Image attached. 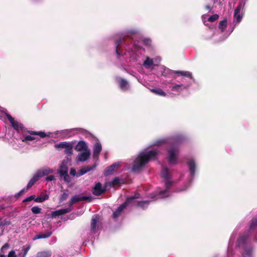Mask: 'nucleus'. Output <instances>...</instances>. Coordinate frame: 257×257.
<instances>
[{
    "label": "nucleus",
    "instance_id": "obj_4",
    "mask_svg": "<svg viewBox=\"0 0 257 257\" xmlns=\"http://www.w3.org/2000/svg\"><path fill=\"white\" fill-rule=\"evenodd\" d=\"M140 32V30L137 28H128L123 31L121 33L120 37L115 42V51L116 54L119 56L122 52L121 49L122 47H127L128 45H132L133 43L128 44V41L126 37L132 38L138 35Z\"/></svg>",
    "mask_w": 257,
    "mask_h": 257
},
{
    "label": "nucleus",
    "instance_id": "obj_54",
    "mask_svg": "<svg viewBox=\"0 0 257 257\" xmlns=\"http://www.w3.org/2000/svg\"><path fill=\"white\" fill-rule=\"evenodd\" d=\"M206 9L207 10L209 11H211V7H210V6H209V5H207V6H206Z\"/></svg>",
    "mask_w": 257,
    "mask_h": 257
},
{
    "label": "nucleus",
    "instance_id": "obj_19",
    "mask_svg": "<svg viewBox=\"0 0 257 257\" xmlns=\"http://www.w3.org/2000/svg\"><path fill=\"white\" fill-rule=\"evenodd\" d=\"M53 172L54 171L53 169H50L48 167H45L42 169L38 170L36 173L40 178V177H42L43 176L51 174L53 173Z\"/></svg>",
    "mask_w": 257,
    "mask_h": 257
},
{
    "label": "nucleus",
    "instance_id": "obj_40",
    "mask_svg": "<svg viewBox=\"0 0 257 257\" xmlns=\"http://www.w3.org/2000/svg\"><path fill=\"white\" fill-rule=\"evenodd\" d=\"M69 196V194L67 193H63L59 198V201L60 202H63L64 200H66Z\"/></svg>",
    "mask_w": 257,
    "mask_h": 257
},
{
    "label": "nucleus",
    "instance_id": "obj_47",
    "mask_svg": "<svg viewBox=\"0 0 257 257\" xmlns=\"http://www.w3.org/2000/svg\"><path fill=\"white\" fill-rule=\"evenodd\" d=\"M202 21H203L204 24L205 26H208V24L207 23V22L208 21H207L208 18H207V16H205V15L202 16Z\"/></svg>",
    "mask_w": 257,
    "mask_h": 257
},
{
    "label": "nucleus",
    "instance_id": "obj_50",
    "mask_svg": "<svg viewBox=\"0 0 257 257\" xmlns=\"http://www.w3.org/2000/svg\"><path fill=\"white\" fill-rule=\"evenodd\" d=\"M70 174L73 176H76V175H77L75 170L73 168L71 169L70 171Z\"/></svg>",
    "mask_w": 257,
    "mask_h": 257
},
{
    "label": "nucleus",
    "instance_id": "obj_43",
    "mask_svg": "<svg viewBox=\"0 0 257 257\" xmlns=\"http://www.w3.org/2000/svg\"><path fill=\"white\" fill-rule=\"evenodd\" d=\"M143 41L144 44L146 46L151 45L152 43V40L150 38H145Z\"/></svg>",
    "mask_w": 257,
    "mask_h": 257
},
{
    "label": "nucleus",
    "instance_id": "obj_46",
    "mask_svg": "<svg viewBox=\"0 0 257 257\" xmlns=\"http://www.w3.org/2000/svg\"><path fill=\"white\" fill-rule=\"evenodd\" d=\"M152 59L154 60V64L155 63H159L161 60V58L159 56H157L154 58H152Z\"/></svg>",
    "mask_w": 257,
    "mask_h": 257
},
{
    "label": "nucleus",
    "instance_id": "obj_30",
    "mask_svg": "<svg viewBox=\"0 0 257 257\" xmlns=\"http://www.w3.org/2000/svg\"><path fill=\"white\" fill-rule=\"evenodd\" d=\"M73 146L72 143H70L64 149V153L67 156H71L73 154Z\"/></svg>",
    "mask_w": 257,
    "mask_h": 257
},
{
    "label": "nucleus",
    "instance_id": "obj_51",
    "mask_svg": "<svg viewBox=\"0 0 257 257\" xmlns=\"http://www.w3.org/2000/svg\"><path fill=\"white\" fill-rule=\"evenodd\" d=\"M8 257H16L15 252L14 250H11L9 252Z\"/></svg>",
    "mask_w": 257,
    "mask_h": 257
},
{
    "label": "nucleus",
    "instance_id": "obj_22",
    "mask_svg": "<svg viewBox=\"0 0 257 257\" xmlns=\"http://www.w3.org/2000/svg\"><path fill=\"white\" fill-rule=\"evenodd\" d=\"M75 150L77 151L89 150L87 143L84 141H79L75 147Z\"/></svg>",
    "mask_w": 257,
    "mask_h": 257
},
{
    "label": "nucleus",
    "instance_id": "obj_34",
    "mask_svg": "<svg viewBox=\"0 0 257 257\" xmlns=\"http://www.w3.org/2000/svg\"><path fill=\"white\" fill-rule=\"evenodd\" d=\"M227 26V21L226 20L221 21L219 23V28L223 32L226 29Z\"/></svg>",
    "mask_w": 257,
    "mask_h": 257
},
{
    "label": "nucleus",
    "instance_id": "obj_55",
    "mask_svg": "<svg viewBox=\"0 0 257 257\" xmlns=\"http://www.w3.org/2000/svg\"><path fill=\"white\" fill-rule=\"evenodd\" d=\"M6 208V206L4 204H0V208L4 209Z\"/></svg>",
    "mask_w": 257,
    "mask_h": 257
},
{
    "label": "nucleus",
    "instance_id": "obj_38",
    "mask_svg": "<svg viewBox=\"0 0 257 257\" xmlns=\"http://www.w3.org/2000/svg\"><path fill=\"white\" fill-rule=\"evenodd\" d=\"M60 176L63 178L64 181L65 182L69 183L71 181L70 177L68 175V173L62 175H61Z\"/></svg>",
    "mask_w": 257,
    "mask_h": 257
},
{
    "label": "nucleus",
    "instance_id": "obj_18",
    "mask_svg": "<svg viewBox=\"0 0 257 257\" xmlns=\"http://www.w3.org/2000/svg\"><path fill=\"white\" fill-rule=\"evenodd\" d=\"M96 167V165L94 164L92 166H87L80 169L77 173L76 176L77 177H80L86 173L92 170Z\"/></svg>",
    "mask_w": 257,
    "mask_h": 257
},
{
    "label": "nucleus",
    "instance_id": "obj_36",
    "mask_svg": "<svg viewBox=\"0 0 257 257\" xmlns=\"http://www.w3.org/2000/svg\"><path fill=\"white\" fill-rule=\"evenodd\" d=\"M256 226H257V219H253L251 220V222L250 227H249V232H250Z\"/></svg>",
    "mask_w": 257,
    "mask_h": 257
},
{
    "label": "nucleus",
    "instance_id": "obj_57",
    "mask_svg": "<svg viewBox=\"0 0 257 257\" xmlns=\"http://www.w3.org/2000/svg\"><path fill=\"white\" fill-rule=\"evenodd\" d=\"M173 77L174 79H176V76H173Z\"/></svg>",
    "mask_w": 257,
    "mask_h": 257
},
{
    "label": "nucleus",
    "instance_id": "obj_2",
    "mask_svg": "<svg viewBox=\"0 0 257 257\" xmlns=\"http://www.w3.org/2000/svg\"><path fill=\"white\" fill-rule=\"evenodd\" d=\"M161 176L164 180L165 188L159 189L152 194L151 197L152 200L138 201L136 200V199H137L136 198L134 199V202L130 203V204L139 206L144 209L148 206L151 201L169 197L171 195V188L174 183V182L172 179V175L170 170L166 167H163L161 173ZM139 198L138 197V198Z\"/></svg>",
    "mask_w": 257,
    "mask_h": 257
},
{
    "label": "nucleus",
    "instance_id": "obj_37",
    "mask_svg": "<svg viewBox=\"0 0 257 257\" xmlns=\"http://www.w3.org/2000/svg\"><path fill=\"white\" fill-rule=\"evenodd\" d=\"M218 18H219V16L217 14H214V15L209 17L208 18L207 21L209 22H213L216 21L218 19Z\"/></svg>",
    "mask_w": 257,
    "mask_h": 257
},
{
    "label": "nucleus",
    "instance_id": "obj_20",
    "mask_svg": "<svg viewBox=\"0 0 257 257\" xmlns=\"http://www.w3.org/2000/svg\"><path fill=\"white\" fill-rule=\"evenodd\" d=\"M120 165V163L117 162L113 164L111 166L107 167L104 171V174L105 176H108L111 174L116 168H118Z\"/></svg>",
    "mask_w": 257,
    "mask_h": 257
},
{
    "label": "nucleus",
    "instance_id": "obj_23",
    "mask_svg": "<svg viewBox=\"0 0 257 257\" xmlns=\"http://www.w3.org/2000/svg\"><path fill=\"white\" fill-rule=\"evenodd\" d=\"M143 65L146 69H149L154 65V60L152 59V58L147 56L146 58V60L143 63Z\"/></svg>",
    "mask_w": 257,
    "mask_h": 257
},
{
    "label": "nucleus",
    "instance_id": "obj_35",
    "mask_svg": "<svg viewBox=\"0 0 257 257\" xmlns=\"http://www.w3.org/2000/svg\"><path fill=\"white\" fill-rule=\"evenodd\" d=\"M69 143H70V142H61L59 144L55 145V147L57 149H64L66 147V146L68 144H69Z\"/></svg>",
    "mask_w": 257,
    "mask_h": 257
},
{
    "label": "nucleus",
    "instance_id": "obj_42",
    "mask_svg": "<svg viewBox=\"0 0 257 257\" xmlns=\"http://www.w3.org/2000/svg\"><path fill=\"white\" fill-rule=\"evenodd\" d=\"M27 190H27V188L26 189V188H23L20 191H19L18 193L16 194L15 197H19V196H20L21 195L23 194L25 192H27Z\"/></svg>",
    "mask_w": 257,
    "mask_h": 257
},
{
    "label": "nucleus",
    "instance_id": "obj_15",
    "mask_svg": "<svg viewBox=\"0 0 257 257\" xmlns=\"http://www.w3.org/2000/svg\"><path fill=\"white\" fill-rule=\"evenodd\" d=\"M90 156V151L86 150L79 153L77 157L78 162H83L87 160Z\"/></svg>",
    "mask_w": 257,
    "mask_h": 257
},
{
    "label": "nucleus",
    "instance_id": "obj_9",
    "mask_svg": "<svg viewBox=\"0 0 257 257\" xmlns=\"http://www.w3.org/2000/svg\"><path fill=\"white\" fill-rule=\"evenodd\" d=\"M187 165L190 172L189 184L190 185L194 178L195 173L197 169V165L193 158H189L187 160Z\"/></svg>",
    "mask_w": 257,
    "mask_h": 257
},
{
    "label": "nucleus",
    "instance_id": "obj_24",
    "mask_svg": "<svg viewBox=\"0 0 257 257\" xmlns=\"http://www.w3.org/2000/svg\"><path fill=\"white\" fill-rule=\"evenodd\" d=\"M39 179V177L37 175V174L35 173L32 178L29 181L27 185V190L29 189Z\"/></svg>",
    "mask_w": 257,
    "mask_h": 257
},
{
    "label": "nucleus",
    "instance_id": "obj_25",
    "mask_svg": "<svg viewBox=\"0 0 257 257\" xmlns=\"http://www.w3.org/2000/svg\"><path fill=\"white\" fill-rule=\"evenodd\" d=\"M58 171L60 176L67 173L68 167L67 165L64 163H62L60 166Z\"/></svg>",
    "mask_w": 257,
    "mask_h": 257
},
{
    "label": "nucleus",
    "instance_id": "obj_49",
    "mask_svg": "<svg viewBox=\"0 0 257 257\" xmlns=\"http://www.w3.org/2000/svg\"><path fill=\"white\" fill-rule=\"evenodd\" d=\"M30 248V246H28V247H27L26 248H25L23 249V250H24V254H23V257H25V255H26V254L27 253V252L29 250Z\"/></svg>",
    "mask_w": 257,
    "mask_h": 257
},
{
    "label": "nucleus",
    "instance_id": "obj_11",
    "mask_svg": "<svg viewBox=\"0 0 257 257\" xmlns=\"http://www.w3.org/2000/svg\"><path fill=\"white\" fill-rule=\"evenodd\" d=\"M115 80L122 91H126L129 89L130 85L126 79L117 76L115 77Z\"/></svg>",
    "mask_w": 257,
    "mask_h": 257
},
{
    "label": "nucleus",
    "instance_id": "obj_21",
    "mask_svg": "<svg viewBox=\"0 0 257 257\" xmlns=\"http://www.w3.org/2000/svg\"><path fill=\"white\" fill-rule=\"evenodd\" d=\"M72 208L71 207H68L67 208L61 209L53 212L52 213V216L53 217H55L70 212Z\"/></svg>",
    "mask_w": 257,
    "mask_h": 257
},
{
    "label": "nucleus",
    "instance_id": "obj_3",
    "mask_svg": "<svg viewBox=\"0 0 257 257\" xmlns=\"http://www.w3.org/2000/svg\"><path fill=\"white\" fill-rule=\"evenodd\" d=\"M177 74L178 76H182L181 82L178 81L176 83L173 80L168 83V87L173 91L178 93L184 90L187 89L192 84V81L194 80L192 74L188 71H174L168 68L164 67L162 75L166 77H169L173 74Z\"/></svg>",
    "mask_w": 257,
    "mask_h": 257
},
{
    "label": "nucleus",
    "instance_id": "obj_6",
    "mask_svg": "<svg viewBox=\"0 0 257 257\" xmlns=\"http://www.w3.org/2000/svg\"><path fill=\"white\" fill-rule=\"evenodd\" d=\"M138 46L136 42H134L132 45H128L127 47H122L121 51L122 52L119 56L117 54L118 58L123 54L129 57L130 61L135 63L137 64H141L140 57L138 53L133 49H136Z\"/></svg>",
    "mask_w": 257,
    "mask_h": 257
},
{
    "label": "nucleus",
    "instance_id": "obj_5",
    "mask_svg": "<svg viewBox=\"0 0 257 257\" xmlns=\"http://www.w3.org/2000/svg\"><path fill=\"white\" fill-rule=\"evenodd\" d=\"M249 232L240 235L237 241L236 247L239 250H242L243 257H252L253 247L249 242Z\"/></svg>",
    "mask_w": 257,
    "mask_h": 257
},
{
    "label": "nucleus",
    "instance_id": "obj_17",
    "mask_svg": "<svg viewBox=\"0 0 257 257\" xmlns=\"http://www.w3.org/2000/svg\"><path fill=\"white\" fill-rule=\"evenodd\" d=\"M99 221V216L98 215H94L92 216L91 222V232L95 233L97 228V223Z\"/></svg>",
    "mask_w": 257,
    "mask_h": 257
},
{
    "label": "nucleus",
    "instance_id": "obj_41",
    "mask_svg": "<svg viewBox=\"0 0 257 257\" xmlns=\"http://www.w3.org/2000/svg\"><path fill=\"white\" fill-rule=\"evenodd\" d=\"M71 132L70 130H63L60 132L61 136L63 137H70L69 133Z\"/></svg>",
    "mask_w": 257,
    "mask_h": 257
},
{
    "label": "nucleus",
    "instance_id": "obj_16",
    "mask_svg": "<svg viewBox=\"0 0 257 257\" xmlns=\"http://www.w3.org/2000/svg\"><path fill=\"white\" fill-rule=\"evenodd\" d=\"M105 188L103 187L102 184L98 182L96 183L93 188L92 193L96 196H98L105 191Z\"/></svg>",
    "mask_w": 257,
    "mask_h": 257
},
{
    "label": "nucleus",
    "instance_id": "obj_14",
    "mask_svg": "<svg viewBox=\"0 0 257 257\" xmlns=\"http://www.w3.org/2000/svg\"><path fill=\"white\" fill-rule=\"evenodd\" d=\"M236 234V230H235L233 232V233H232V234L230 237L229 242H228V248H227L228 257H230V256L233 254V250H232V245H233V244L234 242V240Z\"/></svg>",
    "mask_w": 257,
    "mask_h": 257
},
{
    "label": "nucleus",
    "instance_id": "obj_52",
    "mask_svg": "<svg viewBox=\"0 0 257 257\" xmlns=\"http://www.w3.org/2000/svg\"><path fill=\"white\" fill-rule=\"evenodd\" d=\"M37 257H47V256L46 255L45 253L42 252V253H38Z\"/></svg>",
    "mask_w": 257,
    "mask_h": 257
},
{
    "label": "nucleus",
    "instance_id": "obj_53",
    "mask_svg": "<svg viewBox=\"0 0 257 257\" xmlns=\"http://www.w3.org/2000/svg\"><path fill=\"white\" fill-rule=\"evenodd\" d=\"M9 247L8 244L6 243L2 247L1 250L3 251L5 249H7Z\"/></svg>",
    "mask_w": 257,
    "mask_h": 257
},
{
    "label": "nucleus",
    "instance_id": "obj_33",
    "mask_svg": "<svg viewBox=\"0 0 257 257\" xmlns=\"http://www.w3.org/2000/svg\"><path fill=\"white\" fill-rule=\"evenodd\" d=\"M122 180L118 177L114 178L111 181L108 183L110 186H114L118 185L121 182Z\"/></svg>",
    "mask_w": 257,
    "mask_h": 257
},
{
    "label": "nucleus",
    "instance_id": "obj_8",
    "mask_svg": "<svg viewBox=\"0 0 257 257\" xmlns=\"http://www.w3.org/2000/svg\"><path fill=\"white\" fill-rule=\"evenodd\" d=\"M245 4V1H240L234 10L233 22L235 23V24H238L242 20L243 17V10Z\"/></svg>",
    "mask_w": 257,
    "mask_h": 257
},
{
    "label": "nucleus",
    "instance_id": "obj_10",
    "mask_svg": "<svg viewBox=\"0 0 257 257\" xmlns=\"http://www.w3.org/2000/svg\"><path fill=\"white\" fill-rule=\"evenodd\" d=\"M6 116L10 121L13 128L18 132H21L22 133H25L26 132L28 133V131L25 128L23 124L15 120L14 118L9 114H7Z\"/></svg>",
    "mask_w": 257,
    "mask_h": 257
},
{
    "label": "nucleus",
    "instance_id": "obj_56",
    "mask_svg": "<svg viewBox=\"0 0 257 257\" xmlns=\"http://www.w3.org/2000/svg\"><path fill=\"white\" fill-rule=\"evenodd\" d=\"M0 257H6V256L4 254H0Z\"/></svg>",
    "mask_w": 257,
    "mask_h": 257
},
{
    "label": "nucleus",
    "instance_id": "obj_31",
    "mask_svg": "<svg viewBox=\"0 0 257 257\" xmlns=\"http://www.w3.org/2000/svg\"><path fill=\"white\" fill-rule=\"evenodd\" d=\"M28 133L31 135H38L41 138H45L46 136H48L43 132H36L33 131H29Z\"/></svg>",
    "mask_w": 257,
    "mask_h": 257
},
{
    "label": "nucleus",
    "instance_id": "obj_12",
    "mask_svg": "<svg viewBox=\"0 0 257 257\" xmlns=\"http://www.w3.org/2000/svg\"><path fill=\"white\" fill-rule=\"evenodd\" d=\"M102 147L99 142L96 143L93 148V158L96 161H98L99 156L101 151Z\"/></svg>",
    "mask_w": 257,
    "mask_h": 257
},
{
    "label": "nucleus",
    "instance_id": "obj_1",
    "mask_svg": "<svg viewBox=\"0 0 257 257\" xmlns=\"http://www.w3.org/2000/svg\"><path fill=\"white\" fill-rule=\"evenodd\" d=\"M185 139L183 134H177L156 140L138 154L134 160L132 171H139L150 161L158 159L161 153L159 148L163 146H169L167 154L169 164L171 166L177 164L180 152L178 144Z\"/></svg>",
    "mask_w": 257,
    "mask_h": 257
},
{
    "label": "nucleus",
    "instance_id": "obj_26",
    "mask_svg": "<svg viewBox=\"0 0 257 257\" xmlns=\"http://www.w3.org/2000/svg\"><path fill=\"white\" fill-rule=\"evenodd\" d=\"M52 234L51 231H47L44 233H41L37 234L34 238V240L41 239V238H46L50 237Z\"/></svg>",
    "mask_w": 257,
    "mask_h": 257
},
{
    "label": "nucleus",
    "instance_id": "obj_45",
    "mask_svg": "<svg viewBox=\"0 0 257 257\" xmlns=\"http://www.w3.org/2000/svg\"><path fill=\"white\" fill-rule=\"evenodd\" d=\"M189 186V185H185V186L183 188L176 190V192H180L186 191L187 189V188H188Z\"/></svg>",
    "mask_w": 257,
    "mask_h": 257
},
{
    "label": "nucleus",
    "instance_id": "obj_27",
    "mask_svg": "<svg viewBox=\"0 0 257 257\" xmlns=\"http://www.w3.org/2000/svg\"><path fill=\"white\" fill-rule=\"evenodd\" d=\"M151 91L156 95L166 96V93L161 88H153L150 89Z\"/></svg>",
    "mask_w": 257,
    "mask_h": 257
},
{
    "label": "nucleus",
    "instance_id": "obj_7",
    "mask_svg": "<svg viewBox=\"0 0 257 257\" xmlns=\"http://www.w3.org/2000/svg\"><path fill=\"white\" fill-rule=\"evenodd\" d=\"M139 194L138 193H135L134 196H130L127 198V200L120 205L116 210L113 212L112 217L114 219L117 218L122 213L123 210L126 208V207L134 202L135 198L139 197Z\"/></svg>",
    "mask_w": 257,
    "mask_h": 257
},
{
    "label": "nucleus",
    "instance_id": "obj_44",
    "mask_svg": "<svg viewBox=\"0 0 257 257\" xmlns=\"http://www.w3.org/2000/svg\"><path fill=\"white\" fill-rule=\"evenodd\" d=\"M32 200H35V195H31V196H30L25 198L23 201V202H29L30 201H32Z\"/></svg>",
    "mask_w": 257,
    "mask_h": 257
},
{
    "label": "nucleus",
    "instance_id": "obj_13",
    "mask_svg": "<svg viewBox=\"0 0 257 257\" xmlns=\"http://www.w3.org/2000/svg\"><path fill=\"white\" fill-rule=\"evenodd\" d=\"M91 200V197L89 196H81L79 195L74 196L69 202L70 207L73 204L77 203L80 201Z\"/></svg>",
    "mask_w": 257,
    "mask_h": 257
},
{
    "label": "nucleus",
    "instance_id": "obj_48",
    "mask_svg": "<svg viewBox=\"0 0 257 257\" xmlns=\"http://www.w3.org/2000/svg\"><path fill=\"white\" fill-rule=\"evenodd\" d=\"M45 179L47 181H51L55 180V177L53 175H50L47 176Z\"/></svg>",
    "mask_w": 257,
    "mask_h": 257
},
{
    "label": "nucleus",
    "instance_id": "obj_39",
    "mask_svg": "<svg viewBox=\"0 0 257 257\" xmlns=\"http://www.w3.org/2000/svg\"><path fill=\"white\" fill-rule=\"evenodd\" d=\"M31 211L34 214H39L41 212V208L38 206H34L31 208Z\"/></svg>",
    "mask_w": 257,
    "mask_h": 257
},
{
    "label": "nucleus",
    "instance_id": "obj_32",
    "mask_svg": "<svg viewBox=\"0 0 257 257\" xmlns=\"http://www.w3.org/2000/svg\"><path fill=\"white\" fill-rule=\"evenodd\" d=\"M11 224V222L10 220L0 217V227L2 228L5 226L10 225Z\"/></svg>",
    "mask_w": 257,
    "mask_h": 257
},
{
    "label": "nucleus",
    "instance_id": "obj_28",
    "mask_svg": "<svg viewBox=\"0 0 257 257\" xmlns=\"http://www.w3.org/2000/svg\"><path fill=\"white\" fill-rule=\"evenodd\" d=\"M23 137L21 138L22 142L27 143L28 141H32L36 138L35 137L31 135H26L24 133H23Z\"/></svg>",
    "mask_w": 257,
    "mask_h": 257
},
{
    "label": "nucleus",
    "instance_id": "obj_29",
    "mask_svg": "<svg viewBox=\"0 0 257 257\" xmlns=\"http://www.w3.org/2000/svg\"><path fill=\"white\" fill-rule=\"evenodd\" d=\"M49 198V196L46 194H42L40 196L36 198L35 197V201L36 202L41 203Z\"/></svg>",
    "mask_w": 257,
    "mask_h": 257
}]
</instances>
